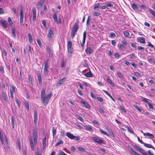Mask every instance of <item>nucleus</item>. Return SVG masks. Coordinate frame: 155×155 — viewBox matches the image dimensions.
<instances>
[{"label": "nucleus", "instance_id": "f257e3e1", "mask_svg": "<svg viewBox=\"0 0 155 155\" xmlns=\"http://www.w3.org/2000/svg\"><path fill=\"white\" fill-rule=\"evenodd\" d=\"M52 95L51 93L48 94L45 96V91L42 89L41 92V102L44 105L46 106L48 103L49 100L51 98Z\"/></svg>", "mask_w": 155, "mask_h": 155}, {"label": "nucleus", "instance_id": "f03ea898", "mask_svg": "<svg viewBox=\"0 0 155 155\" xmlns=\"http://www.w3.org/2000/svg\"><path fill=\"white\" fill-rule=\"evenodd\" d=\"M33 135L34 142H33L32 137H30L29 140L31 149L32 150L34 151V146L36 145L38 140L37 132V131L35 129L33 130Z\"/></svg>", "mask_w": 155, "mask_h": 155}, {"label": "nucleus", "instance_id": "7ed1b4c3", "mask_svg": "<svg viewBox=\"0 0 155 155\" xmlns=\"http://www.w3.org/2000/svg\"><path fill=\"white\" fill-rule=\"evenodd\" d=\"M78 29V22H76L72 28L71 30V37L72 38L74 37Z\"/></svg>", "mask_w": 155, "mask_h": 155}, {"label": "nucleus", "instance_id": "20e7f679", "mask_svg": "<svg viewBox=\"0 0 155 155\" xmlns=\"http://www.w3.org/2000/svg\"><path fill=\"white\" fill-rule=\"evenodd\" d=\"M66 135L68 137L71 139H74L77 141L79 140L80 139L79 136H75L74 135L72 134L69 132H68L66 133Z\"/></svg>", "mask_w": 155, "mask_h": 155}, {"label": "nucleus", "instance_id": "39448f33", "mask_svg": "<svg viewBox=\"0 0 155 155\" xmlns=\"http://www.w3.org/2000/svg\"><path fill=\"white\" fill-rule=\"evenodd\" d=\"M49 58L47 59L44 63V73L45 74H46L47 73L48 71V61Z\"/></svg>", "mask_w": 155, "mask_h": 155}, {"label": "nucleus", "instance_id": "423d86ee", "mask_svg": "<svg viewBox=\"0 0 155 155\" xmlns=\"http://www.w3.org/2000/svg\"><path fill=\"white\" fill-rule=\"evenodd\" d=\"M72 43L71 41H68V49L69 53L68 55L70 56H71L72 53Z\"/></svg>", "mask_w": 155, "mask_h": 155}, {"label": "nucleus", "instance_id": "0eeeda50", "mask_svg": "<svg viewBox=\"0 0 155 155\" xmlns=\"http://www.w3.org/2000/svg\"><path fill=\"white\" fill-rule=\"evenodd\" d=\"M20 23L21 24H22L23 22V19L24 17V15L23 13V8L22 5H21V7L20 8Z\"/></svg>", "mask_w": 155, "mask_h": 155}, {"label": "nucleus", "instance_id": "6e6552de", "mask_svg": "<svg viewBox=\"0 0 155 155\" xmlns=\"http://www.w3.org/2000/svg\"><path fill=\"white\" fill-rule=\"evenodd\" d=\"M91 138L95 142L100 144H102L104 141L103 140L100 139L98 137H92Z\"/></svg>", "mask_w": 155, "mask_h": 155}, {"label": "nucleus", "instance_id": "1a4fd4ad", "mask_svg": "<svg viewBox=\"0 0 155 155\" xmlns=\"http://www.w3.org/2000/svg\"><path fill=\"white\" fill-rule=\"evenodd\" d=\"M86 37V31H84L83 33V41L82 43H81V45L82 47H83L85 41V39Z\"/></svg>", "mask_w": 155, "mask_h": 155}, {"label": "nucleus", "instance_id": "9d476101", "mask_svg": "<svg viewBox=\"0 0 155 155\" xmlns=\"http://www.w3.org/2000/svg\"><path fill=\"white\" fill-rule=\"evenodd\" d=\"M93 52V50L90 47H87L85 50V52L87 54H90Z\"/></svg>", "mask_w": 155, "mask_h": 155}, {"label": "nucleus", "instance_id": "9b49d317", "mask_svg": "<svg viewBox=\"0 0 155 155\" xmlns=\"http://www.w3.org/2000/svg\"><path fill=\"white\" fill-rule=\"evenodd\" d=\"M2 97L3 99L6 102H8V97L7 95L5 92L4 91H2Z\"/></svg>", "mask_w": 155, "mask_h": 155}, {"label": "nucleus", "instance_id": "f8f14e48", "mask_svg": "<svg viewBox=\"0 0 155 155\" xmlns=\"http://www.w3.org/2000/svg\"><path fill=\"white\" fill-rule=\"evenodd\" d=\"M0 22L3 27L5 28L7 27V23L5 20H2Z\"/></svg>", "mask_w": 155, "mask_h": 155}, {"label": "nucleus", "instance_id": "ddd939ff", "mask_svg": "<svg viewBox=\"0 0 155 155\" xmlns=\"http://www.w3.org/2000/svg\"><path fill=\"white\" fill-rule=\"evenodd\" d=\"M37 75L38 80L39 84L40 85L42 84V78L41 74L38 73L37 74Z\"/></svg>", "mask_w": 155, "mask_h": 155}, {"label": "nucleus", "instance_id": "4468645a", "mask_svg": "<svg viewBox=\"0 0 155 155\" xmlns=\"http://www.w3.org/2000/svg\"><path fill=\"white\" fill-rule=\"evenodd\" d=\"M53 31L51 29H50L49 31V32L48 34V38H50L52 37V35H53Z\"/></svg>", "mask_w": 155, "mask_h": 155}, {"label": "nucleus", "instance_id": "2eb2a0df", "mask_svg": "<svg viewBox=\"0 0 155 155\" xmlns=\"http://www.w3.org/2000/svg\"><path fill=\"white\" fill-rule=\"evenodd\" d=\"M34 123L35 124L37 122V112L36 110H35L34 111Z\"/></svg>", "mask_w": 155, "mask_h": 155}, {"label": "nucleus", "instance_id": "dca6fc26", "mask_svg": "<svg viewBox=\"0 0 155 155\" xmlns=\"http://www.w3.org/2000/svg\"><path fill=\"white\" fill-rule=\"evenodd\" d=\"M44 3V2L42 1H40L39 2L37 5V8L38 9H39L41 7Z\"/></svg>", "mask_w": 155, "mask_h": 155}, {"label": "nucleus", "instance_id": "f3484780", "mask_svg": "<svg viewBox=\"0 0 155 155\" xmlns=\"http://www.w3.org/2000/svg\"><path fill=\"white\" fill-rule=\"evenodd\" d=\"M129 151L131 153H133L134 155H140V154L136 152L135 150H134L132 148H130L129 150Z\"/></svg>", "mask_w": 155, "mask_h": 155}, {"label": "nucleus", "instance_id": "a211bd4d", "mask_svg": "<svg viewBox=\"0 0 155 155\" xmlns=\"http://www.w3.org/2000/svg\"><path fill=\"white\" fill-rule=\"evenodd\" d=\"M81 104H83L84 106L87 108H89L90 107V105L87 103V102H86L84 101H82L81 102Z\"/></svg>", "mask_w": 155, "mask_h": 155}, {"label": "nucleus", "instance_id": "6ab92c4d", "mask_svg": "<svg viewBox=\"0 0 155 155\" xmlns=\"http://www.w3.org/2000/svg\"><path fill=\"white\" fill-rule=\"evenodd\" d=\"M138 41L141 43L144 44L145 43V38L143 37H140L138 38Z\"/></svg>", "mask_w": 155, "mask_h": 155}, {"label": "nucleus", "instance_id": "aec40b11", "mask_svg": "<svg viewBox=\"0 0 155 155\" xmlns=\"http://www.w3.org/2000/svg\"><path fill=\"white\" fill-rule=\"evenodd\" d=\"M84 75L87 77H92V74L90 71L85 74Z\"/></svg>", "mask_w": 155, "mask_h": 155}, {"label": "nucleus", "instance_id": "412c9836", "mask_svg": "<svg viewBox=\"0 0 155 155\" xmlns=\"http://www.w3.org/2000/svg\"><path fill=\"white\" fill-rule=\"evenodd\" d=\"M144 135H146L150 137V138H154V136L152 134H150L149 133H143Z\"/></svg>", "mask_w": 155, "mask_h": 155}, {"label": "nucleus", "instance_id": "4be33fe9", "mask_svg": "<svg viewBox=\"0 0 155 155\" xmlns=\"http://www.w3.org/2000/svg\"><path fill=\"white\" fill-rule=\"evenodd\" d=\"M143 144H144V145L146 147H147L149 148H152L154 150H155V148L154 147H153L150 144L146 143H144Z\"/></svg>", "mask_w": 155, "mask_h": 155}, {"label": "nucleus", "instance_id": "5701e85b", "mask_svg": "<svg viewBox=\"0 0 155 155\" xmlns=\"http://www.w3.org/2000/svg\"><path fill=\"white\" fill-rule=\"evenodd\" d=\"M66 79V78L65 77L63 78L62 79H61L57 83V84L60 85L61 84L64 82V81H65Z\"/></svg>", "mask_w": 155, "mask_h": 155}, {"label": "nucleus", "instance_id": "b1692460", "mask_svg": "<svg viewBox=\"0 0 155 155\" xmlns=\"http://www.w3.org/2000/svg\"><path fill=\"white\" fill-rule=\"evenodd\" d=\"M139 151L143 155H148V154L142 148L140 149Z\"/></svg>", "mask_w": 155, "mask_h": 155}, {"label": "nucleus", "instance_id": "393cba45", "mask_svg": "<svg viewBox=\"0 0 155 155\" xmlns=\"http://www.w3.org/2000/svg\"><path fill=\"white\" fill-rule=\"evenodd\" d=\"M11 124L12 125L13 128H14L15 126V120L13 116L11 117Z\"/></svg>", "mask_w": 155, "mask_h": 155}, {"label": "nucleus", "instance_id": "a878e982", "mask_svg": "<svg viewBox=\"0 0 155 155\" xmlns=\"http://www.w3.org/2000/svg\"><path fill=\"white\" fill-rule=\"evenodd\" d=\"M131 6L132 8L134 9H137L138 8V6L137 5L134 3L131 5Z\"/></svg>", "mask_w": 155, "mask_h": 155}, {"label": "nucleus", "instance_id": "bb28decb", "mask_svg": "<svg viewBox=\"0 0 155 155\" xmlns=\"http://www.w3.org/2000/svg\"><path fill=\"white\" fill-rule=\"evenodd\" d=\"M28 36L29 42H30V43H31L33 41V39L31 34L28 33Z\"/></svg>", "mask_w": 155, "mask_h": 155}, {"label": "nucleus", "instance_id": "cd10ccee", "mask_svg": "<svg viewBox=\"0 0 155 155\" xmlns=\"http://www.w3.org/2000/svg\"><path fill=\"white\" fill-rule=\"evenodd\" d=\"M12 35L15 38V28L12 29Z\"/></svg>", "mask_w": 155, "mask_h": 155}, {"label": "nucleus", "instance_id": "c85d7f7f", "mask_svg": "<svg viewBox=\"0 0 155 155\" xmlns=\"http://www.w3.org/2000/svg\"><path fill=\"white\" fill-rule=\"evenodd\" d=\"M25 105L26 108L28 110L29 108V103L28 102L26 101L25 102Z\"/></svg>", "mask_w": 155, "mask_h": 155}, {"label": "nucleus", "instance_id": "c756f323", "mask_svg": "<svg viewBox=\"0 0 155 155\" xmlns=\"http://www.w3.org/2000/svg\"><path fill=\"white\" fill-rule=\"evenodd\" d=\"M103 91L107 94L109 97H110L111 98V99L112 100L114 101H115V100L113 98V97L111 96V95L109 94L108 92L106 91H105V90H103Z\"/></svg>", "mask_w": 155, "mask_h": 155}, {"label": "nucleus", "instance_id": "7c9ffc66", "mask_svg": "<svg viewBox=\"0 0 155 155\" xmlns=\"http://www.w3.org/2000/svg\"><path fill=\"white\" fill-rule=\"evenodd\" d=\"M149 11L153 16L155 17V12L154 11L150 8H149Z\"/></svg>", "mask_w": 155, "mask_h": 155}, {"label": "nucleus", "instance_id": "2f4dec72", "mask_svg": "<svg viewBox=\"0 0 155 155\" xmlns=\"http://www.w3.org/2000/svg\"><path fill=\"white\" fill-rule=\"evenodd\" d=\"M117 74L120 78L121 79H123L124 78L123 75L120 72H118L117 73Z\"/></svg>", "mask_w": 155, "mask_h": 155}, {"label": "nucleus", "instance_id": "473e14b6", "mask_svg": "<svg viewBox=\"0 0 155 155\" xmlns=\"http://www.w3.org/2000/svg\"><path fill=\"white\" fill-rule=\"evenodd\" d=\"M107 82L109 84H110L111 86H113L114 84L112 82L111 80H110L109 78H107Z\"/></svg>", "mask_w": 155, "mask_h": 155}, {"label": "nucleus", "instance_id": "72a5a7b5", "mask_svg": "<svg viewBox=\"0 0 155 155\" xmlns=\"http://www.w3.org/2000/svg\"><path fill=\"white\" fill-rule=\"evenodd\" d=\"M53 18L54 20V21L55 22H57L58 21V18L57 16L56 15V14L55 13L53 15Z\"/></svg>", "mask_w": 155, "mask_h": 155}, {"label": "nucleus", "instance_id": "f704fd0d", "mask_svg": "<svg viewBox=\"0 0 155 155\" xmlns=\"http://www.w3.org/2000/svg\"><path fill=\"white\" fill-rule=\"evenodd\" d=\"M148 61L150 62L151 64H155V61L154 59L150 58L148 60Z\"/></svg>", "mask_w": 155, "mask_h": 155}, {"label": "nucleus", "instance_id": "c9c22d12", "mask_svg": "<svg viewBox=\"0 0 155 155\" xmlns=\"http://www.w3.org/2000/svg\"><path fill=\"white\" fill-rule=\"evenodd\" d=\"M56 129H54V127H52V133L53 135V137H54L55 135L56 134Z\"/></svg>", "mask_w": 155, "mask_h": 155}, {"label": "nucleus", "instance_id": "e433bc0d", "mask_svg": "<svg viewBox=\"0 0 155 155\" xmlns=\"http://www.w3.org/2000/svg\"><path fill=\"white\" fill-rule=\"evenodd\" d=\"M85 129L87 130L91 131L92 130V127L91 126H86L85 127Z\"/></svg>", "mask_w": 155, "mask_h": 155}, {"label": "nucleus", "instance_id": "4c0bfd02", "mask_svg": "<svg viewBox=\"0 0 155 155\" xmlns=\"http://www.w3.org/2000/svg\"><path fill=\"white\" fill-rule=\"evenodd\" d=\"M46 137H45L43 140L42 144L43 146L46 145Z\"/></svg>", "mask_w": 155, "mask_h": 155}, {"label": "nucleus", "instance_id": "58836bf2", "mask_svg": "<svg viewBox=\"0 0 155 155\" xmlns=\"http://www.w3.org/2000/svg\"><path fill=\"white\" fill-rule=\"evenodd\" d=\"M115 57L116 58H118L120 57V55L118 53H116L114 55Z\"/></svg>", "mask_w": 155, "mask_h": 155}, {"label": "nucleus", "instance_id": "ea45409f", "mask_svg": "<svg viewBox=\"0 0 155 155\" xmlns=\"http://www.w3.org/2000/svg\"><path fill=\"white\" fill-rule=\"evenodd\" d=\"M47 51L49 53V55H50L51 54V51L50 48L48 46L47 48Z\"/></svg>", "mask_w": 155, "mask_h": 155}, {"label": "nucleus", "instance_id": "a19ab883", "mask_svg": "<svg viewBox=\"0 0 155 155\" xmlns=\"http://www.w3.org/2000/svg\"><path fill=\"white\" fill-rule=\"evenodd\" d=\"M100 131L102 134H105L106 135H107V136L108 135V134L107 133V132H106L104 131V130L100 129Z\"/></svg>", "mask_w": 155, "mask_h": 155}, {"label": "nucleus", "instance_id": "79ce46f5", "mask_svg": "<svg viewBox=\"0 0 155 155\" xmlns=\"http://www.w3.org/2000/svg\"><path fill=\"white\" fill-rule=\"evenodd\" d=\"M37 41L38 45L41 47L42 46V44L40 39L38 38L37 39Z\"/></svg>", "mask_w": 155, "mask_h": 155}, {"label": "nucleus", "instance_id": "37998d69", "mask_svg": "<svg viewBox=\"0 0 155 155\" xmlns=\"http://www.w3.org/2000/svg\"><path fill=\"white\" fill-rule=\"evenodd\" d=\"M127 128L128 131H129V132L132 134H134V132L133 131L131 128H130L129 127H127Z\"/></svg>", "mask_w": 155, "mask_h": 155}, {"label": "nucleus", "instance_id": "c03bdc74", "mask_svg": "<svg viewBox=\"0 0 155 155\" xmlns=\"http://www.w3.org/2000/svg\"><path fill=\"white\" fill-rule=\"evenodd\" d=\"M134 107L137 110H138L140 112H141L142 110L137 105H134Z\"/></svg>", "mask_w": 155, "mask_h": 155}, {"label": "nucleus", "instance_id": "a18cd8bd", "mask_svg": "<svg viewBox=\"0 0 155 155\" xmlns=\"http://www.w3.org/2000/svg\"><path fill=\"white\" fill-rule=\"evenodd\" d=\"M8 21L9 22V25H11L13 24V22L12 21V19L10 17H9L8 19Z\"/></svg>", "mask_w": 155, "mask_h": 155}, {"label": "nucleus", "instance_id": "49530a36", "mask_svg": "<svg viewBox=\"0 0 155 155\" xmlns=\"http://www.w3.org/2000/svg\"><path fill=\"white\" fill-rule=\"evenodd\" d=\"M124 35L125 36L128 37L129 36L130 34L128 32L125 31L124 32Z\"/></svg>", "mask_w": 155, "mask_h": 155}, {"label": "nucleus", "instance_id": "de8ad7c7", "mask_svg": "<svg viewBox=\"0 0 155 155\" xmlns=\"http://www.w3.org/2000/svg\"><path fill=\"white\" fill-rule=\"evenodd\" d=\"M63 143V142L61 140L60 142H58L55 145V147L56 146H59L61 144H62Z\"/></svg>", "mask_w": 155, "mask_h": 155}, {"label": "nucleus", "instance_id": "09e8293b", "mask_svg": "<svg viewBox=\"0 0 155 155\" xmlns=\"http://www.w3.org/2000/svg\"><path fill=\"white\" fill-rule=\"evenodd\" d=\"M130 56L131 59H134L136 58V57L135 56V54L134 53L130 54Z\"/></svg>", "mask_w": 155, "mask_h": 155}, {"label": "nucleus", "instance_id": "8fccbe9b", "mask_svg": "<svg viewBox=\"0 0 155 155\" xmlns=\"http://www.w3.org/2000/svg\"><path fill=\"white\" fill-rule=\"evenodd\" d=\"M134 148L136 150L139 151L140 149L141 148L139 146L135 145L134 146Z\"/></svg>", "mask_w": 155, "mask_h": 155}, {"label": "nucleus", "instance_id": "3c124183", "mask_svg": "<svg viewBox=\"0 0 155 155\" xmlns=\"http://www.w3.org/2000/svg\"><path fill=\"white\" fill-rule=\"evenodd\" d=\"M106 5L107 6L109 7H113V5L110 3H107L106 4Z\"/></svg>", "mask_w": 155, "mask_h": 155}, {"label": "nucleus", "instance_id": "603ef678", "mask_svg": "<svg viewBox=\"0 0 155 155\" xmlns=\"http://www.w3.org/2000/svg\"><path fill=\"white\" fill-rule=\"evenodd\" d=\"M142 100H143L146 103H147L148 104L149 103H150V102H149L147 100V99L146 98H143L142 99Z\"/></svg>", "mask_w": 155, "mask_h": 155}, {"label": "nucleus", "instance_id": "864d4df0", "mask_svg": "<svg viewBox=\"0 0 155 155\" xmlns=\"http://www.w3.org/2000/svg\"><path fill=\"white\" fill-rule=\"evenodd\" d=\"M148 46L151 47L153 48H154V50H155V48L154 47L150 42H149L148 43Z\"/></svg>", "mask_w": 155, "mask_h": 155}, {"label": "nucleus", "instance_id": "5fc2aeb1", "mask_svg": "<svg viewBox=\"0 0 155 155\" xmlns=\"http://www.w3.org/2000/svg\"><path fill=\"white\" fill-rule=\"evenodd\" d=\"M120 108L122 111L124 112L125 113L126 112L125 109L123 107L120 106Z\"/></svg>", "mask_w": 155, "mask_h": 155}, {"label": "nucleus", "instance_id": "6e6d98bb", "mask_svg": "<svg viewBox=\"0 0 155 155\" xmlns=\"http://www.w3.org/2000/svg\"><path fill=\"white\" fill-rule=\"evenodd\" d=\"M137 49L139 50H143V51L145 48H144L141 47V46H139L137 48Z\"/></svg>", "mask_w": 155, "mask_h": 155}, {"label": "nucleus", "instance_id": "4d7b16f0", "mask_svg": "<svg viewBox=\"0 0 155 155\" xmlns=\"http://www.w3.org/2000/svg\"><path fill=\"white\" fill-rule=\"evenodd\" d=\"M100 7V4L99 3H97L95 5L94 7V9H95L98 8Z\"/></svg>", "mask_w": 155, "mask_h": 155}, {"label": "nucleus", "instance_id": "13d9d810", "mask_svg": "<svg viewBox=\"0 0 155 155\" xmlns=\"http://www.w3.org/2000/svg\"><path fill=\"white\" fill-rule=\"evenodd\" d=\"M99 111L102 114H103L104 113V110L101 108H99Z\"/></svg>", "mask_w": 155, "mask_h": 155}, {"label": "nucleus", "instance_id": "bf43d9fd", "mask_svg": "<svg viewBox=\"0 0 155 155\" xmlns=\"http://www.w3.org/2000/svg\"><path fill=\"white\" fill-rule=\"evenodd\" d=\"M135 75L137 77H140V74L137 72H134Z\"/></svg>", "mask_w": 155, "mask_h": 155}, {"label": "nucleus", "instance_id": "052dcab7", "mask_svg": "<svg viewBox=\"0 0 155 155\" xmlns=\"http://www.w3.org/2000/svg\"><path fill=\"white\" fill-rule=\"evenodd\" d=\"M78 149L80 151H84V148L82 147H78Z\"/></svg>", "mask_w": 155, "mask_h": 155}, {"label": "nucleus", "instance_id": "680f3d73", "mask_svg": "<svg viewBox=\"0 0 155 155\" xmlns=\"http://www.w3.org/2000/svg\"><path fill=\"white\" fill-rule=\"evenodd\" d=\"M148 104L149 107L150 109H153V106L150 103V102Z\"/></svg>", "mask_w": 155, "mask_h": 155}, {"label": "nucleus", "instance_id": "e2e57ef3", "mask_svg": "<svg viewBox=\"0 0 155 155\" xmlns=\"http://www.w3.org/2000/svg\"><path fill=\"white\" fill-rule=\"evenodd\" d=\"M110 36L111 37H114L116 36V35L113 32H111L110 33Z\"/></svg>", "mask_w": 155, "mask_h": 155}, {"label": "nucleus", "instance_id": "0e129e2a", "mask_svg": "<svg viewBox=\"0 0 155 155\" xmlns=\"http://www.w3.org/2000/svg\"><path fill=\"white\" fill-rule=\"evenodd\" d=\"M32 11L33 13V15H36V11L35 8H32Z\"/></svg>", "mask_w": 155, "mask_h": 155}, {"label": "nucleus", "instance_id": "69168bd1", "mask_svg": "<svg viewBox=\"0 0 155 155\" xmlns=\"http://www.w3.org/2000/svg\"><path fill=\"white\" fill-rule=\"evenodd\" d=\"M97 100L100 102H102L103 101V99L101 97H98L97 98Z\"/></svg>", "mask_w": 155, "mask_h": 155}, {"label": "nucleus", "instance_id": "338daca9", "mask_svg": "<svg viewBox=\"0 0 155 155\" xmlns=\"http://www.w3.org/2000/svg\"><path fill=\"white\" fill-rule=\"evenodd\" d=\"M0 71L2 73H3L4 72V68L2 66H1L0 67Z\"/></svg>", "mask_w": 155, "mask_h": 155}, {"label": "nucleus", "instance_id": "774afa93", "mask_svg": "<svg viewBox=\"0 0 155 155\" xmlns=\"http://www.w3.org/2000/svg\"><path fill=\"white\" fill-rule=\"evenodd\" d=\"M59 155H67L66 154V153H65L63 151H61L59 153Z\"/></svg>", "mask_w": 155, "mask_h": 155}]
</instances>
